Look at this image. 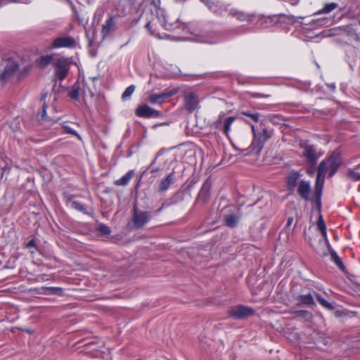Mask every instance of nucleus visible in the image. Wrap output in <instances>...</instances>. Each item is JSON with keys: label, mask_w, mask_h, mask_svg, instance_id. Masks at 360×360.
I'll list each match as a JSON object with an SVG mask.
<instances>
[{"label": "nucleus", "mask_w": 360, "mask_h": 360, "mask_svg": "<svg viewBox=\"0 0 360 360\" xmlns=\"http://www.w3.org/2000/svg\"><path fill=\"white\" fill-rule=\"evenodd\" d=\"M135 114L137 117L144 118L159 117L162 115V112L159 110L153 109L146 104L139 105Z\"/></svg>", "instance_id": "nucleus-13"}, {"label": "nucleus", "mask_w": 360, "mask_h": 360, "mask_svg": "<svg viewBox=\"0 0 360 360\" xmlns=\"http://www.w3.org/2000/svg\"><path fill=\"white\" fill-rule=\"evenodd\" d=\"M46 96V93L44 94L41 98V101H44ZM47 105L45 103V102H44L42 106L41 107L40 110L38 111L37 114V120L39 123L41 125H49L52 124L53 122H55L57 120L56 118L47 115Z\"/></svg>", "instance_id": "nucleus-12"}, {"label": "nucleus", "mask_w": 360, "mask_h": 360, "mask_svg": "<svg viewBox=\"0 0 360 360\" xmlns=\"http://www.w3.org/2000/svg\"><path fill=\"white\" fill-rule=\"evenodd\" d=\"M134 176V170H129L122 178L115 181L114 184H115V185L118 186H127L129 184V182L130 181V180L133 178Z\"/></svg>", "instance_id": "nucleus-22"}, {"label": "nucleus", "mask_w": 360, "mask_h": 360, "mask_svg": "<svg viewBox=\"0 0 360 360\" xmlns=\"http://www.w3.org/2000/svg\"><path fill=\"white\" fill-rule=\"evenodd\" d=\"M330 258L331 260L334 262V263L338 266V268L342 270H345V266L342 262L341 259L337 255V253L334 250H330Z\"/></svg>", "instance_id": "nucleus-25"}, {"label": "nucleus", "mask_w": 360, "mask_h": 360, "mask_svg": "<svg viewBox=\"0 0 360 360\" xmlns=\"http://www.w3.org/2000/svg\"><path fill=\"white\" fill-rule=\"evenodd\" d=\"M292 222H293V217H288L287 224L285 227V232H288L290 230V226H291Z\"/></svg>", "instance_id": "nucleus-40"}, {"label": "nucleus", "mask_w": 360, "mask_h": 360, "mask_svg": "<svg viewBox=\"0 0 360 360\" xmlns=\"http://www.w3.org/2000/svg\"><path fill=\"white\" fill-rule=\"evenodd\" d=\"M251 128L254 134V139L250 148L252 153L259 155L264 147V143L271 136V132L267 129L264 128L261 133L257 134L253 125H252Z\"/></svg>", "instance_id": "nucleus-3"}, {"label": "nucleus", "mask_w": 360, "mask_h": 360, "mask_svg": "<svg viewBox=\"0 0 360 360\" xmlns=\"http://www.w3.org/2000/svg\"><path fill=\"white\" fill-rule=\"evenodd\" d=\"M153 3L154 4V5H155V6H157V3H156L155 1H153Z\"/></svg>", "instance_id": "nucleus-49"}, {"label": "nucleus", "mask_w": 360, "mask_h": 360, "mask_svg": "<svg viewBox=\"0 0 360 360\" xmlns=\"http://www.w3.org/2000/svg\"><path fill=\"white\" fill-rule=\"evenodd\" d=\"M71 62L69 58H66L64 57L58 58L54 63V67L56 70L55 72V76L60 80H63L70 69V65Z\"/></svg>", "instance_id": "nucleus-9"}, {"label": "nucleus", "mask_w": 360, "mask_h": 360, "mask_svg": "<svg viewBox=\"0 0 360 360\" xmlns=\"http://www.w3.org/2000/svg\"><path fill=\"white\" fill-rule=\"evenodd\" d=\"M53 60V57L51 55H46L44 56L40 57L37 60V65L40 68H45L48 65H49L52 60Z\"/></svg>", "instance_id": "nucleus-24"}, {"label": "nucleus", "mask_w": 360, "mask_h": 360, "mask_svg": "<svg viewBox=\"0 0 360 360\" xmlns=\"http://www.w3.org/2000/svg\"><path fill=\"white\" fill-rule=\"evenodd\" d=\"M64 129L66 133L74 135L77 136L78 139L82 140L81 136L75 130L72 129L70 127L65 126Z\"/></svg>", "instance_id": "nucleus-39"}, {"label": "nucleus", "mask_w": 360, "mask_h": 360, "mask_svg": "<svg viewBox=\"0 0 360 360\" xmlns=\"http://www.w3.org/2000/svg\"><path fill=\"white\" fill-rule=\"evenodd\" d=\"M44 290L48 295H61L63 292L62 288L55 287L45 288Z\"/></svg>", "instance_id": "nucleus-35"}, {"label": "nucleus", "mask_w": 360, "mask_h": 360, "mask_svg": "<svg viewBox=\"0 0 360 360\" xmlns=\"http://www.w3.org/2000/svg\"><path fill=\"white\" fill-rule=\"evenodd\" d=\"M135 88H136V86L134 85H133V84L129 86L125 89V91L123 92V94L122 95V98L123 100H126L128 98H129L131 96V95L134 93V91L135 90Z\"/></svg>", "instance_id": "nucleus-33"}, {"label": "nucleus", "mask_w": 360, "mask_h": 360, "mask_svg": "<svg viewBox=\"0 0 360 360\" xmlns=\"http://www.w3.org/2000/svg\"><path fill=\"white\" fill-rule=\"evenodd\" d=\"M324 178L325 174L322 173V170L321 169V172L317 170V176L314 186V195L316 208L319 213L321 212V196L323 188Z\"/></svg>", "instance_id": "nucleus-8"}, {"label": "nucleus", "mask_w": 360, "mask_h": 360, "mask_svg": "<svg viewBox=\"0 0 360 360\" xmlns=\"http://www.w3.org/2000/svg\"><path fill=\"white\" fill-rule=\"evenodd\" d=\"M36 247V243L34 240L32 239L30 240L26 245V248H35Z\"/></svg>", "instance_id": "nucleus-45"}, {"label": "nucleus", "mask_w": 360, "mask_h": 360, "mask_svg": "<svg viewBox=\"0 0 360 360\" xmlns=\"http://www.w3.org/2000/svg\"><path fill=\"white\" fill-rule=\"evenodd\" d=\"M338 7V4L336 3H328L326 4L323 8L317 13H328Z\"/></svg>", "instance_id": "nucleus-28"}, {"label": "nucleus", "mask_w": 360, "mask_h": 360, "mask_svg": "<svg viewBox=\"0 0 360 360\" xmlns=\"http://www.w3.org/2000/svg\"><path fill=\"white\" fill-rule=\"evenodd\" d=\"M328 86L332 89V90H335V85L334 83L333 84H328Z\"/></svg>", "instance_id": "nucleus-47"}, {"label": "nucleus", "mask_w": 360, "mask_h": 360, "mask_svg": "<svg viewBox=\"0 0 360 360\" xmlns=\"http://www.w3.org/2000/svg\"><path fill=\"white\" fill-rule=\"evenodd\" d=\"M227 313L230 317L235 319H245L252 316L255 310L250 307L239 304L230 308Z\"/></svg>", "instance_id": "nucleus-7"}, {"label": "nucleus", "mask_w": 360, "mask_h": 360, "mask_svg": "<svg viewBox=\"0 0 360 360\" xmlns=\"http://www.w3.org/2000/svg\"><path fill=\"white\" fill-rule=\"evenodd\" d=\"M184 108L189 112H193L198 105L199 101L196 94L186 93L184 96Z\"/></svg>", "instance_id": "nucleus-14"}, {"label": "nucleus", "mask_w": 360, "mask_h": 360, "mask_svg": "<svg viewBox=\"0 0 360 360\" xmlns=\"http://www.w3.org/2000/svg\"><path fill=\"white\" fill-rule=\"evenodd\" d=\"M321 305L328 309L332 310L334 309L333 305L328 302V301H326V300L323 302V303H321Z\"/></svg>", "instance_id": "nucleus-41"}, {"label": "nucleus", "mask_w": 360, "mask_h": 360, "mask_svg": "<svg viewBox=\"0 0 360 360\" xmlns=\"http://www.w3.org/2000/svg\"><path fill=\"white\" fill-rule=\"evenodd\" d=\"M178 92L177 89H166L160 94H151L148 98V101L151 104H159L161 105L165 101L175 95Z\"/></svg>", "instance_id": "nucleus-11"}, {"label": "nucleus", "mask_w": 360, "mask_h": 360, "mask_svg": "<svg viewBox=\"0 0 360 360\" xmlns=\"http://www.w3.org/2000/svg\"><path fill=\"white\" fill-rule=\"evenodd\" d=\"M219 217L225 226L235 228L242 217V212L240 208L235 205H227L221 210Z\"/></svg>", "instance_id": "nucleus-1"}, {"label": "nucleus", "mask_w": 360, "mask_h": 360, "mask_svg": "<svg viewBox=\"0 0 360 360\" xmlns=\"http://www.w3.org/2000/svg\"><path fill=\"white\" fill-rule=\"evenodd\" d=\"M240 113L243 115L249 117L255 122H259V114L258 112H252L250 110H243V111H241Z\"/></svg>", "instance_id": "nucleus-30"}, {"label": "nucleus", "mask_w": 360, "mask_h": 360, "mask_svg": "<svg viewBox=\"0 0 360 360\" xmlns=\"http://www.w3.org/2000/svg\"><path fill=\"white\" fill-rule=\"evenodd\" d=\"M317 226L319 229L320 230L322 237L324 238L322 239L320 238L319 234H314L312 236L309 237V243L310 246L319 255L325 256L327 254L325 252V251H321L323 249L325 248V247L327 245V241H326V226L324 222V220L323 219V217L321 214L319 215V217L317 221Z\"/></svg>", "instance_id": "nucleus-2"}, {"label": "nucleus", "mask_w": 360, "mask_h": 360, "mask_svg": "<svg viewBox=\"0 0 360 360\" xmlns=\"http://www.w3.org/2000/svg\"><path fill=\"white\" fill-rule=\"evenodd\" d=\"M300 146L304 149L302 153L303 156L311 166L314 167L320 157V154L317 152L316 147L314 145L308 144L307 143H301Z\"/></svg>", "instance_id": "nucleus-10"}, {"label": "nucleus", "mask_w": 360, "mask_h": 360, "mask_svg": "<svg viewBox=\"0 0 360 360\" xmlns=\"http://www.w3.org/2000/svg\"><path fill=\"white\" fill-rule=\"evenodd\" d=\"M19 65L14 60H8L0 65V86H4L15 75Z\"/></svg>", "instance_id": "nucleus-5"}, {"label": "nucleus", "mask_w": 360, "mask_h": 360, "mask_svg": "<svg viewBox=\"0 0 360 360\" xmlns=\"http://www.w3.org/2000/svg\"><path fill=\"white\" fill-rule=\"evenodd\" d=\"M153 26V22L149 21L145 25V27L150 32L151 34H154V32L151 30V27Z\"/></svg>", "instance_id": "nucleus-44"}, {"label": "nucleus", "mask_w": 360, "mask_h": 360, "mask_svg": "<svg viewBox=\"0 0 360 360\" xmlns=\"http://www.w3.org/2000/svg\"><path fill=\"white\" fill-rule=\"evenodd\" d=\"M116 29V23L114 17L110 16L102 27V34L103 37L108 36L112 32Z\"/></svg>", "instance_id": "nucleus-20"}, {"label": "nucleus", "mask_w": 360, "mask_h": 360, "mask_svg": "<svg viewBox=\"0 0 360 360\" xmlns=\"http://www.w3.org/2000/svg\"><path fill=\"white\" fill-rule=\"evenodd\" d=\"M301 176L302 174L300 172L295 170H292L288 173L285 178V183L288 191L290 192H293L295 191V188L297 187L300 184V179Z\"/></svg>", "instance_id": "nucleus-15"}, {"label": "nucleus", "mask_w": 360, "mask_h": 360, "mask_svg": "<svg viewBox=\"0 0 360 360\" xmlns=\"http://www.w3.org/2000/svg\"><path fill=\"white\" fill-rule=\"evenodd\" d=\"M98 231L101 233V235L105 236H109L111 233L110 227L104 224H101L98 226Z\"/></svg>", "instance_id": "nucleus-32"}, {"label": "nucleus", "mask_w": 360, "mask_h": 360, "mask_svg": "<svg viewBox=\"0 0 360 360\" xmlns=\"http://www.w3.org/2000/svg\"><path fill=\"white\" fill-rule=\"evenodd\" d=\"M311 186L309 181L302 180L297 186L298 195L304 200H312L310 197Z\"/></svg>", "instance_id": "nucleus-19"}, {"label": "nucleus", "mask_w": 360, "mask_h": 360, "mask_svg": "<svg viewBox=\"0 0 360 360\" xmlns=\"http://www.w3.org/2000/svg\"><path fill=\"white\" fill-rule=\"evenodd\" d=\"M174 179V173L171 172L170 174H169L167 176V177L165 179H162V181L160 182V184L159 185V191L161 192L165 191L169 187V186L172 184Z\"/></svg>", "instance_id": "nucleus-21"}, {"label": "nucleus", "mask_w": 360, "mask_h": 360, "mask_svg": "<svg viewBox=\"0 0 360 360\" xmlns=\"http://www.w3.org/2000/svg\"><path fill=\"white\" fill-rule=\"evenodd\" d=\"M231 13L233 17L236 18L240 20H244L246 18V15L244 13L240 11H231Z\"/></svg>", "instance_id": "nucleus-37"}, {"label": "nucleus", "mask_w": 360, "mask_h": 360, "mask_svg": "<svg viewBox=\"0 0 360 360\" xmlns=\"http://www.w3.org/2000/svg\"><path fill=\"white\" fill-rule=\"evenodd\" d=\"M349 279L352 282V284L353 285L354 289V291H357L359 288V284L357 281L358 277L354 275H349L348 276Z\"/></svg>", "instance_id": "nucleus-36"}, {"label": "nucleus", "mask_w": 360, "mask_h": 360, "mask_svg": "<svg viewBox=\"0 0 360 360\" xmlns=\"http://www.w3.org/2000/svg\"><path fill=\"white\" fill-rule=\"evenodd\" d=\"M212 187V182L210 178H207L202 186L200 192L197 196L196 200L202 202L205 204L209 202L210 199V190Z\"/></svg>", "instance_id": "nucleus-16"}, {"label": "nucleus", "mask_w": 360, "mask_h": 360, "mask_svg": "<svg viewBox=\"0 0 360 360\" xmlns=\"http://www.w3.org/2000/svg\"><path fill=\"white\" fill-rule=\"evenodd\" d=\"M30 70V67H26L24 70V72L25 73H27Z\"/></svg>", "instance_id": "nucleus-48"}, {"label": "nucleus", "mask_w": 360, "mask_h": 360, "mask_svg": "<svg viewBox=\"0 0 360 360\" xmlns=\"http://www.w3.org/2000/svg\"><path fill=\"white\" fill-rule=\"evenodd\" d=\"M236 118L233 116L226 117L224 116V124H223V131L228 136L229 132L230 131V127L232 123L234 122Z\"/></svg>", "instance_id": "nucleus-26"}, {"label": "nucleus", "mask_w": 360, "mask_h": 360, "mask_svg": "<svg viewBox=\"0 0 360 360\" xmlns=\"http://www.w3.org/2000/svg\"><path fill=\"white\" fill-rule=\"evenodd\" d=\"M71 207H73L74 209H75L77 210H79L80 212H84L85 214L88 213L85 206L83 204L80 203L79 202L72 201L71 202Z\"/></svg>", "instance_id": "nucleus-34"}, {"label": "nucleus", "mask_w": 360, "mask_h": 360, "mask_svg": "<svg viewBox=\"0 0 360 360\" xmlns=\"http://www.w3.org/2000/svg\"><path fill=\"white\" fill-rule=\"evenodd\" d=\"M340 158L338 155L333 153L328 158L323 160L318 167L317 170L325 174L327 169L329 170V176H333L338 171L340 165Z\"/></svg>", "instance_id": "nucleus-6"}, {"label": "nucleus", "mask_w": 360, "mask_h": 360, "mask_svg": "<svg viewBox=\"0 0 360 360\" xmlns=\"http://www.w3.org/2000/svg\"><path fill=\"white\" fill-rule=\"evenodd\" d=\"M312 292L315 295L317 301L321 304L325 299H323L320 294L316 293L314 291H312Z\"/></svg>", "instance_id": "nucleus-43"}, {"label": "nucleus", "mask_w": 360, "mask_h": 360, "mask_svg": "<svg viewBox=\"0 0 360 360\" xmlns=\"http://www.w3.org/2000/svg\"><path fill=\"white\" fill-rule=\"evenodd\" d=\"M224 120V114L221 113L218 117V119L214 122L213 125L215 129L223 131V124Z\"/></svg>", "instance_id": "nucleus-31"}, {"label": "nucleus", "mask_w": 360, "mask_h": 360, "mask_svg": "<svg viewBox=\"0 0 360 360\" xmlns=\"http://www.w3.org/2000/svg\"><path fill=\"white\" fill-rule=\"evenodd\" d=\"M252 96L253 98H267L269 96V95L264 94H261V93H253L252 94Z\"/></svg>", "instance_id": "nucleus-42"}, {"label": "nucleus", "mask_w": 360, "mask_h": 360, "mask_svg": "<svg viewBox=\"0 0 360 360\" xmlns=\"http://www.w3.org/2000/svg\"><path fill=\"white\" fill-rule=\"evenodd\" d=\"M165 203H163V204L162 205V206H161L160 208H158V209L155 212V214H158L160 213V212H162V210H163V208L165 207Z\"/></svg>", "instance_id": "nucleus-46"}, {"label": "nucleus", "mask_w": 360, "mask_h": 360, "mask_svg": "<svg viewBox=\"0 0 360 360\" xmlns=\"http://www.w3.org/2000/svg\"><path fill=\"white\" fill-rule=\"evenodd\" d=\"M345 32L347 35L349 37L351 42L359 41V37L356 32V29H354L352 25L347 26L345 28Z\"/></svg>", "instance_id": "nucleus-23"}, {"label": "nucleus", "mask_w": 360, "mask_h": 360, "mask_svg": "<svg viewBox=\"0 0 360 360\" xmlns=\"http://www.w3.org/2000/svg\"><path fill=\"white\" fill-rule=\"evenodd\" d=\"M153 217L150 212L143 211L138 207L136 202L133 205L132 223L134 229H142Z\"/></svg>", "instance_id": "nucleus-4"}, {"label": "nucleus", "mask_w": 360, "mask_h": 360, "mask_svg": "<svg viewBox=\"0 0 360 360\" xmlns=\"http://www.w3.org/2000/svg\"><path fill=\"white\" fill-rule=\"evenodd\" d=\"M290 313L295 314L297 317L305 319L306 320H309L312 318L311 313L307 310H296L290 311Z\"/></svg>", "instance_id": "nucleus-27"}, {"label": "nucleus", "mask_w": 360, "mask_h": 360, "mask_svg": "<svg viewBox=\"0 0 360 360\" xmlns=\"http://www.w3.org/2000/svg\"><path fill=\"white\" fill-rule=\"evenodd\" d=\"M348 176L354 180V181H359L360 180V174L354 171H349L348 172Z\"/></svg>", "instance_id": "nucleus-38"}, {"label": "nucleus", "mask_w": 360, "mask_h": 360, "mask_svg": "<svg viewBox=\"0 0 360 360\" xmlns=\"http://www.w3.org/2000/svg\"><path fill=\"white\" fill-rule=\"evenodd\" d=\"M314 294L310 292L307 294H302L297 295L295 300L296 301V305L299 307H314L316 306L315 301L314 300Z\"/></svg>", "instance_id": "nucleus-18"}, {"label": "nucleus", "mask_w": 360, "mask_h": 360, "mask_svg": "<svg viewBox=\"0 0 360 360\" xmlns=\"http://www.w3.org/2000/svg\"><path fill=\"white\" fill-rule=\"evenodd\" d=\"M79 90H80L79 84H78L77 83L75 84L72 87V89L68 94L69 96L72 99H74L76 101L79 100Z\"/></svg>", "instance_id": "nucleus-29"}, {"label": "nucleus", "mask_w": 360, "mask_h": 360, "mask_svg": "<svg viewBox=\"0 0 360 360\" xmlns=\"http://www.w3.org/2000/svg\"><path fill=\"white\" fill-rule=\"evenodd\" d=\"M76 41L75 39L70 36L67 37H59L56 38L52 42L51 47L52 48H74L76 46Z\"/></svg>", "instance_id": "nucleus-17"}]
</instances>
